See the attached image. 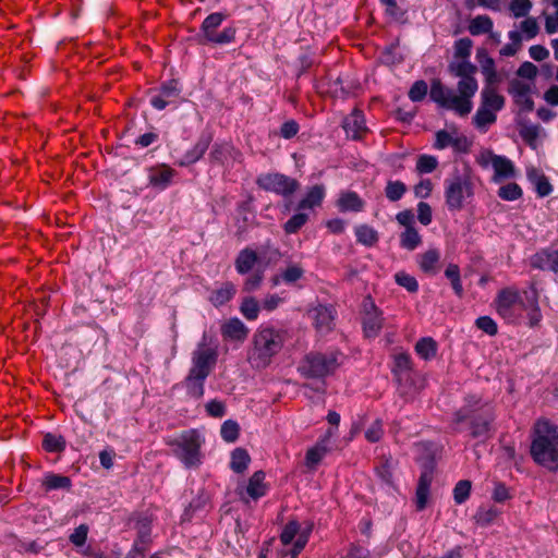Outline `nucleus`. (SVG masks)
Wrapping results in <instances>:
<instances>
[{"mask_svg": "<svg viewBox=\"0 0 558 558\" xmlns=\"http://www.w3.org/2000/svg\"><path fill=\"white\" fill-rule=\"evenodd\" d=\"M473 41L468 38H460L454 44V58L462 59L461 61H452L448 65L449 72L460 77L457 84L458 95L453 89L448 88L439 81H434L430 86L429 96L433 101L438 106L453 110L459 116H468L473 108L472 97L478 88V84L474 74L477 68L471 63L468 58L471 54Z\"/></svg>", "mask_w": 558, "mask_h": 558, "instance_id": "obj_1", "label": "nucleus"}, {"mask_svg": "<svg viewBox=\"0 0 558 558\" xmlns=\"http://www.w3.org/2000/svg\"><path fill=\"white\" fill-rule=\"evenodd\" d=\"M218 360L217 348L206 344V335L192 353V365L183 380L189 397L201 399L205 392V381L210 375Z\"/></svg>", "mask_w": 558, "mask_h": 558, "instance_id": "obj_2", "label": "nucleus"}, {"mask_svg": "<svg viewBox=\"0 0 558 558\" xmlns=\"http://www.w3.org/2000/svg\"><path fill=\"white\" fill-rule=\"evenodd\" d=\"M466 421L470 423L473 438H487L493 432L494 408L488 403H482L481 399L475 396H471L466 398L465 405L454 413L457 425Z\"/></svg>", "mask_w": 558, "mask_h": 558, "instance_id": "obj_3", "label": "nucleus"}, {"mask_svg": "<svg viewBox=\"0 0 558 558\" xmlns=\"http://www.w3.org/2000/svg\"><path fill=\"white\" fill-rule=\"evenodd\" d=\"M287 331L274 327H260L253 337V348L248 352V362L255 368H265L281 350Z\"/></svg>", "mask_w": 558, "mask_h": 558, "instance_id": "obj_4", "label": "nucleus"}, {"mask_svg": "<svg viewBox=\"0 0 558 558\" xmlns=\"http://www.w3.org/2000/svg\"><path fill=\"white\" fill-rule=\"evenodd\" d=\"M535 436L531 445L534 461L549 470L557 469L558 462V427L548 421H538Z\"/></svg>", "mask_w": 558, "mask_h": 558, "instance_id": "obj_5", "label": "nucleus"}, {"mask_svg": "<svg viewBox=\"0 0 558 558\" xmlns=\"http://www.w3.org/2000/svg\"><path fill=\"white\" fill-rule=\"evenodd\" d=\"M339 352H311L306 354L299 365L300 374L305 378L324 379L332 375L340 366Z\"/></svg>", "mask_w": 558, "mask_h": 558, "instance_id": "obj_6", "label": "nucleus"}, {"mask_svg": "<svg viewBox=\"0 0 558 558\" xmlns=\"http://www.w3.org/2000/svg\"><path fill=\"white\" fill-rule=\"evenodd\" d=\"M203 442L204 440L196 429L185 430L179 437L167 441L173 448L174 456L187 469L196 468L201 464V447Z\"/></svg>", "mask_w": 558, "mask_h": 558, "instance_id": "obj_7", "label": "nucleus"}, {"mask_svg": "<svg viewBox=\"0 0 558 558\" xmlns=\"http://www.w3.org/2000/svg\"><path fill=\"white\" fill-rule=\"evenodd\" d=\"M474 195V184L469 174H453L445 180V199L450 211L461 210Z\"/></svg>", "mask_w": 558, "mask_h": 558, "instance_id": "obj_8", "label": "nucleus"}, {"mask_svg": "<svg viewBox=\"0 0 558 558\" xmlns=\"http://www.w3.org/2000/svg\"><path fill=\"white\" fill-rule=\"evenodd\" d=\"M496 311L508 323L518 322L527 308L519 291L513 288L500 290L495 300Z\"/></svg>", "mask_w": 558, "mask_h": 558, "instance_id": "obj_9", "label": "nucleus"}, {"mask_svg": "<svg viewBox=\"0 0 558 558\" xmlns=\"http://www.w3.org/2000/svg\"><path fill=\"white\" fill-rule=\"evenodd\" d=\"M226 20V14L215 12L209 14L202 23L201 32L204 36L205 43L216 45L230 44L235 38V29L233 27H226L222 32L217 33V28Z\"/></svg>", "mask_w": 558, "mask_h": 558, "instance_id": "obj_10", "label": "nucleus"}, {"mask_svg": "<svg viewBox=\"0 0 558 558\" xmlns=\"http://www.w3.org/2000/svg\"><path fill=\"white\" fill-rule=\"evenodd\" d=\"M520 31H510L508 37L511 43L507 44L500 49V54L504 57L514 56L522 47V40L533 39L539 33V25L535 17L527 16L520 23Z\"/></svg>", "mask_w": 558, "mask_h": 558, "instance_id": "obj_11", "label": "nucleus"}, {"mask_svg": "<svg viewBox=\"0 0 558 558\" xmlns=\"http://www.w3.org/2000/svg\"><path fill=\"white\" fill-rule=\"evenodd\" d=\"M256 184L268 192H274L282 196H289L299 189V182L295 179L281 173L260 174Z\"/></svg>", "mask_w": 558, "mask_h": 558, "instance_id": "obj_12", "label": "nucleus"}, {"mask_svg": "<svg viewBox=\"0 0 558 558\" xmlns=\"http://www.w3.org/2000/svg\"><path fill=\"white\" fill-rule=\"evenodd\" d=\"M412 362L408 353H399L395 356L393 374L399 384L402 396H409L416 391L412 374Z\"/></svg>", "mask_w": 558, "mask_h": 558, "instance_id": "obj_13", "label": "nucleus"}, {"mask_svg": "<svg viewBox=\"0 0 558 558\" xmlns=\"http://www.w3.org/2000/svg\"><path fill=\"white\" fill-rule=\"evenodd\" d=\"M182 88L178 80H169L162 83L158 90H151L150 105L157 110H163L167 106L177 105Z\"/></svg>", "mask_w": 558, "mask_h": 558, "instance_id": "obj_14", "label": "nucleus"}, {"mask_svg": "<svg viewBox=\"0 0 558 558\" xmlns=\"http://www.w3.org/2000/svg\"><path fill=\"white\" fill-rule=\"evenodd\" d=\"M383 313L375 305L371 296L363 301V331L367 338H375L383 328Z\"/></svg>", "mask_w": 558, "mask_h": 558, "instance_id": "obj_15", "label": "nucleus"}, {"mask_svg": "<svg viewBox=\"0 0 558 558\" xmlns=\"http://www.w3.org/2000/svg\"><path fill=\"white\" fill-rule=\"evenodd\" d=\"M435 463L433 460L426 462L423 466L415 492V507L417 511L426 508L430 485L434 480Z\"/></svg>", "mask_w": 558, "mask_h": 558, "instance_id": "obj_16", "label": "nucleus"}, {"mask_svg": "<svg viewBox=\"0 0 558 558\" xmlns=\"http://www.w3.org/2000/svg\"><path fill=\"white\" fill-rule=\"evenodd\" d=\"M177 171L166 163H160L148 169V182L155 189L166 190L171 183Z\"/></svg>", "mask_w": 558, "mask_h": 558, "instance_id": "obj_17", "label": "nucleus"}, {"mask_svg": "<svg viewBox=\"0 0 558 558\" xmlns=\"http://www.w3.org/2000/svg\"><path fill=\"white\" fill-rule=\"evenodd\" d=\"M531 266L536 269L558 274V248H545L531 258Z\"/></svg>", "mask_w": 558, "mask_h": 558, "instance_id": "obj_18", "label": "nucleus"}, {"mask_svg": "<svg viewBox=\"0 0 558 558\" xmlns=\"http://www.w3.org/2000/svg\"><path fill=\"white\" fill-rule=\"evenodd\" d=\"M509 93L513 96L517 105L525 112H531L534 109V101L530 96L531 87L529 84L521 81H513L510 84Z\"/></svg>", "mask_w": 558, "mask_h": 558, "instance_id": "obj_19", "label": "nucleus"}, {"mask_svg": "<svg viewBox=\"0 0 558 558\" xmlns=\"http://www.w3.org/2000/svg\"><path fill=\"white\" fill-rule=\"evenodd\" d=\"M342 126L347 136L352 140L361 138L362 134L366 131L365 119L362 111L354 109L348 117L344 118Z\"/></svg>", "mask_w": 558, "mask_h": 558, "instance_id": "obj_20", "label": "nucleus"}, {"mask_svg": "<svg viewBox=\"0 0 558 558\" xmlns=\"http://www.w3.org/2000/svg\"><path fill=\"white\" fill-rule=\"evenodd\" d=\"M238 156H240V153L227 143L215 144L209 154L210 161L221 166H229Z\"/></svg>", "mask_w": 558, "mask_h": 558, "instance_id": "obj_21", "label": "nucleus"}, {"mask_svg": "<svg viewBox=\"0 0 558 558\" xmlns=\"http://www.w3.org/2000/svg\"><path fill=\"white\" fill-rule=\"evenodd\" d=\"M333 434L332 428L327 430L324 439L319 440L314 447L310 448L305 456V464L308 469L314 470L328 452V438Z\"/></svg>", "mask_w": 558, "mask_h": 558, "instance_id": "obj_22", "label": "nucleus"}, {"mask_svg": "<svg viewBox=\"0 0 558 558\" xmlns=\"http://www.w3.org/2000/svg\"><path fill=\"white\" fill-rule=\"evenodd\" d=\"M225 339L243 342L248 335V328L236 317L230 318L221 326Z\"/></svg>", "mask_w": 558, "mask_h": 558, "instance_id": "obj_23", "label": "nucleus"}, {"mask_svg": "<svg viewBox=\"0 0 558 558\" xmlns=\"http://www.w3.org/2000/svg\"><path fill=\"white\" fill-rule=\"evenodd\" d=\"M492 167L495 171L493 181L500 182L504 179L513 178L515 174L514 166L510 159L505 156H490Z\"/></svg>", "mask_w": 558, "mask_h": 558, "instance_id": "obj_24", "label": "nucleus"}, {"mask_svg": "<svg viewBox=\"0 0 558 558\" xmlns=\"http://www.w3.org/2000/svg\"><path fill=\"white\" fill-rule=\"evenodd\" d=\"M440 252L437 248H429L417 256V263L421 270L429 276H435L439 271Z\"/></svg>", "mask_w": 558, "mask_h": 558, "instance_id": "obj_25", "label": "nucleus"}, {"mask_svg": "<svg viewBox=\"0 0 558 558\" xmlns=\"http://www.w3.org/2000/svg\"><path fill=\"white\" fill-rule=\"evenodd\" d=\"M209 143V136H201L193 148L186 151L184 156L179 161H177V165L180 167H186L198 161L208 149Z\"/></svg>", "mask_w": 558, "mask_h": 558, "instance_id": "obj_26", "label": "nucleus"}, {"mask_svg": "<svg viewBox=\"0 0 558 558\" xmlns=\"http://www.w3.org/2000/svg\"><path fill=\"white\" fill-rule=\"evenodd\" d=\"M235 293L236 287L232 282L226 281L210 292L208 300L215 307H220L232 300Z\"/></svg>", "mask_w": 558, "mask_h": 558, "instance_id": "obj_27", "label": "nucleus"}, {"mask_svg": "<svg viewBox=\"0 0 558 558\" xmlns=\"http://www.w3.org/2000/svg\"><path fill=\"white\" fill-rule=\"evenodd\" d=\"M481 106L495 112L501 110L505 106V98L499 95L493 84H487L481 93Z\"/></svg>", "mask_w": 558, "mask_h": 558, "instance_id": "obj_28", "label": "nucleus"}, {"mask_svg": "<svg viewBox=\"0 0 558 558\" xmlns=\"http://www.w3.org/2000/svg\"><path fill=\"white\" fill-rule=\"evenodd\" d=\"M258 260L256 252L250 247L240 251L235 258V269L239 274L245 275L253 269Z\"/></svg>", "mask_w": 558, "mask_h": 558, "instance_id": "obj_29", "label": "nucleus"}, {"mask_svg": "<svg viewBox=\"0 0 558 558\" xmlns=\"http://www.w3.org/2000/svg\"><path fill=\"white\" fill-rule=\"evenodd\" d=\"M526 174L530 182L535 186L536 193L539 197H546L551 193V184L549 183L548 179L537 169L531 168L527 170Z\"/></svg>", "mask_w": 558, "mask_h": 558, "instance_id": "obj_30", "label": "nucleus"}, {"mask_svg": "<svg viewBox=\"0 0 558 558\" xmlns=\"http://www.w3.org/2000/svg\"><path fill=\"white\" fill-rule=\"evenodd\" d=\"M338 207L341 211L359 213L363 210L364 202L355 192H345L339 197Z\"/></svg>", "mask_w": 558, "mask_h": 558, "instance_id": "obj_31", "label": "nucleus"}, {"mask_svg": "<svg viewBox=\"0 0 558 558\" xmlns=\"http://www.w3.org/2000/svg\"><path fill=\"white\" fill-rule=\"evenodd\" d=\"M264 481L265 473L263 471H257L250 477L246 486V494L252 499L256 500L266 494L267 487Z\"/></svg>", "mask_w": 558, "mask_h": 558, "instance_id": "obj_32", "label": "nucleus"}, {"mask_svg": "<svg viewBox=\"0 0 558 558\" xmlns=\"http://www.w3.org/2000/svg\"><path fill=\"white\" fill-rule=\"evenodd\" d=\"M314 324L320 331H329L332 328L333 315L331 308L319 305L314 310Z\"/></svg>", "mask_w": 558, "mask_h": 558, "instance_id": "obj_33", "label": "nucleus"}, {"mask_svg": "<svg viewBox=\"0 0 558 558\" xmlns=\"http://www.w3.org/2000/svg\"><path fill=\"white\" fill-rule=\"evenodd\" d=\"M325 196V187L323 185H314L310 189L303 199L300 201L298 209H311L319 206Z\"/></svg>", "mask_w": 558, "mask_h": 558, "instance_id": "obj_34", "label": "nucleus"}, {"mask_svg": "<svg viewBox=\"0 0 558 558\" xmlns=\"http://www.w3.org/2000/svg\"><path fill=\"white\" fill-rule=\"evenodd\" d=\"M354 232L356 241L368 247L374 246L379 240L378 232L367 225L356 226Z\"/></svg>", "mask_w": 558, "mask_h": 558, "instance_id": "obj_35", "label": "nucleus"}, {"mask_svg": "<svg viewBox=\"0 0 558 558\" xmlns=\"http://www.w3.org/2000/svg\"><path fill=\"white\" fill-rule=\"evenodd\" d=\"M477 59L481 64L482 72L486 77L487 84H494L497 81L494 59L487 56L485 50L477 51Z\"/></svg>", "mask_w": 558, "mask_h": 558, "instance_id": "obj_36", "label": "nucleus"}, {"mask_svg": "<svg viewBox=\"0 0 558 558\" xmlns=\"http://www.w3.org/2000/svg\"><path fill=\"white\" fill-rule=\"evenodd\" d=\"M43 487L46 492L54 489H66L71 488V480L68 476L49 473L43 480Z\"/></svg>", "mask_w": 558, "mask_h": 558, "instance_id": "obj_37", "label": "nucleus"}, {"mask_svg": "<svg viewBox=\"0 0 558 558\" xmlns=\"http://www.w3.org/2000/svg\"><path fill=\"white\" fill-rule=\"evenodd\" d=\"M446 278L450 281L452 290L458 298H462L464 294L460 268L457 264H449L445 270Z\"/></svg>", "mask_w": 558, "mask_h": 558, "instance_id": "obj_38", "label": "nucleus"}, {"mask_svg": "<svg viewBox=\"0 0 558 558\" xmlns=\"http://www.w3.org/2000/svg\"><path fill=\"white\" fill-rule=\"evenodd\" d=\"M493 25V20L488 15H477L470 22L469 32L473 36L490 33Z\"/></svg>", "mask_w": 558, "mask_h": 558, "instance_id": "obj_39", "label": "nucleus"}, {"mask_svg": "<svg viewBox=\"0 0 558 558\" xmlns=\"http://www.w3.org/2000/svg\"><path fill=\"white\" fill-rule=\"evenodd\" d=\"M525 294L527 301V308L525 311H527L530 326L534 327L542 320V313L538 306L536 292L532 291L530 294L525 292Z\"/></svg>", "mask_w": 558, "mask_h": 558, "instance_id": "obj_40", "label": "nucleus"}, {"mask_svg": "<svg viewBox=\"0 0 558 558\" xmlns=\"http://www.w3.org/2000/svg\"><path fill=\"white\" fill-rule=\"evenodd\" d=\"M251 461L247 451L243 448H236L232 451L230 466L235 473H243Z\"/></svg>", "mask_w": 558, "mask_h": 558, "instance_id": "obj_41", "label": "nucleus"}, {"mask_svg": "<svg viewBox=\"0 0 558 558\" xmlns=\"http://www.w3.org/2000/svg\"><path fill=\"white\" fill-rule=\"evenodd\" d=\"M415 352L424 360L433 359L437 353V343L430 338H422L415 344Z\"/></svg>", "mask_w": 558, "mask_h": 558, "instance_id": "obj_42", "label": "nucleus"}, {"mask_svg": "<svg viewBox=\"0 0 558 558\" xmlns=\"http://www.w3.org/2000/svg\"><path fill=\"white\" fill-rule=\"evenodd\" d=\"M496 112L480 106L475 116L473 117L474 125L480 130H486V126L496 122Z\"/></svg>", "mask_w": 558, "mask_h": 558, "instance_id": "obj_43", "label": "nucleus"}, {"mask_svg": "<svg viewBox=\"0 0 558 558\" xmlns=\"http://www.w3.org/2000/svg\"><path fill=\"white\" fill-rule=\"evenodd\" d=\"M422 243V238L417 230L413 228L405 229L400 234V245L409 251L415 250Z\"/></svg>", "mask_w": 558, "mask_h": 558, "instance_id": "obj_44", "label": "nucleus"}, {"mask_svg": "<svg viewBox=\"0 0 558 558\" xmlns=\"http://www.w3.org/2000/svg\"><path fill=\"white\" fill-rule=\"evenodd\" d=\"M65 439L61 435L47 433L43 439V447L48 452H62L65 449Z\"/></svg>", "mask_w": 558, "mask_h": 558, "instance_id": "obj_45", "label": "nucleus"}, {"mask_svg": "<svg viewBox=\"0 0 558 558\" xmlns=\"http://www.w3.org/2000/svg\"><path fill=\"white\" fill-rule=\"evenodd\" d=\"M405 192V184L399 180L388 181L385 187V195L390 202H398L403 197Z\"/></svg>", "mask_w": 558, "mask_h": 558, "instance_id": "obj_46", "label": "nucleus"}, {"mask_svg": "<svg viewBox=\"0 0 558 558\" xmlns=\"http://www.w3.org/2000/svg\"><path fill=\"white\" fill-rule=\"evenodd\" d=\"M260 306L256 299L247 296L242 301L240 312L247 320H255L258 317Z\"/></svg>", "mask_w": 558, "mask_h": 558, "instance_id": "obj_47", "label": "nucleus"}, {"mask_svg": "<svg viewBox=\"0 0 558 558\" xmlns=\"http://www.w3.org/2000/svg\"><path fill=\"white\" fill-rule=\"evenodd\" d=\"M472 484L468 480L459 481L453 488V499L456 504L461 505L470 497Z\"/></svg>", "mask_w": 558, "mask_h": 558, "instance_id": "obj_48", "label": "nucleus"}, {"mask_svg": "<svg viewBox=\"0 0 558 558\" xmlns=\"http://www.w3.org/2000/svg\"><path fill=\"white\" fill-rule=\"evenodd\" d=\"M498 196L504 201H517L522 196V189L517 183H508L498 190Z\"/></svg>", "mask_w": 558, "mask_h": 558, "instance_id": "obj_49", "label": "nucleus"}, {"mask_svg": "<svg viewBox=\"0 0 558 558\" xmlns=\"http://www.w3.org/2000/svg\"><path fill=\"white\" fill-rule=\"evenodd\" d=\"M308 216L303 213L293 215L284 225L283 230L287 234L296 233L307 221Z\"/></svg>", "mask_w": 558, "mask_h": 558, "instance_id": "obj_50", "label": "nucleus"}, {"mask_svg": "<svg viewBox=\"0 0 558 558\" xmlns=\"http://www.w3.org/2000/svg\"><path fill=\"white\" fill-rule=\"evenodd\" d=\"M240 427L235 421L228 420L221 425V437L228 442H234L239 437Z\"/></svg>", "mask_w": 558, "mask_h": 558, "instance_id": "obj_51", "label": "nucleus"}, {"mask_svg": "<svg viewBox=\"0 0 558 558\" xmlns=\"http://www.w3.org/2000/svg\"><path fill=\"white\" fill-rule=\"evenodd\" d=\"M438 166L436 157L430 155H422L416 161V171L421 174L433 172Z\"/></svg>", "mask_w": 558, "mask_h": 558, "instance_id": "obj_52", "label": "nucleus"}, {"mask_svg": "<svg viewBox=\"0 0 558 558\" xmlns=\"http://www.w3.org/2000/svg\"><path fill=\"white\" fill-rule=\"evenodd\" d=\"M395 279L399 286L403 287L411 293H415L418 290L417 280L404 271L397 272L395 275Z\"/></svg>", "mask_w": 558, "mask_h": 558, "instance_id": "obj_53", "label": "nucleus"}, {"mask_svg": "<svg viewBox=\"0 0 558 558\" xmlns=\"http://www.w3.org/2000/svg\"><path fill=\"white\" fill-rule=\"evenodd\" d=\"M299 534H301L299 523L296 521H290L283 527L280 534V541L283 545H289L294 537L298 538Z\"/></svg>", "mask_w": 558, "mask_h": 558, "instance_id": "obj_54", "label": "nucleus"}, {"mask_svg": "<svg viewBox=\"0 0 558 558\" xmlns=\"http://www.w3.org/2000/svg\"><path fill=\"white\" fill-rule=\"evenodd\" d=\"M532 8L530 0H512L509 9L514 17H525Z\"/></svg>", "mask_w": 558, "mask_h": 558, "instance_id": "obj_55", "label": "nucleus"}, {"mask_svg": "<svg viewBox=\"0 0 558 558\" xmlns=\"http://www.w3.org/2000/svg\"><path fill=\"white\" fill-rule=\"evenodd\" d=\"M313 524L308 525V527L299 534L296 541L293 544V548L290 551L291 558H296L299 554L303 550L305 545L308 542V535L312 531Z\"/></svg>", "mask_w": 558, "mask_h": 558, "instance_id": "obj_56", "label": "nucleus"}, {"mask_svg": "<svg viewBox=\"0 0 558 558\" xmlns=\"http://www.w3.org/2000/svg\"><path fill=\"white\" fill-rule=\"evenodd\" d=\"M478 329L483 330L489 336H495L498 332V327L495 320L489 316H481L475 320Z\"/></svg>", "mask_w": 558, "mask_h": 558, "instance_id": "obj_57", "label": "nucleus"}, {"mask_svg": "<svg viewBox=\"0 0 558 558\" xmlns=\"http://www.w3.org/2000/svg\"><path fill=\"white\" fill-rule=\"evenodd\" d=\"M427 94V84L425 81H416L409 90V98L412 101H421Z\"/></svg>", "mask_w": 558, "mask_h": 558, "instance_id": "obj_58", "label": "nucleus"}, {"mask_svg": "<svg viewBox=\"0 0 558 558\" xmlns=\"http://www.w3.org/2000/svg\"><path fill=\"white\" fill-rule=\"evenodd\" d=\"M383 423L380 420L374 421L365 432V438L369 442H377L383 437Z\"/></svg>", "mask_w": 558, "mask_h": 558, "instance_id": "obj_59", "label": "nucleus"}, {"mask_svg": "<svg viewBox=\"0 0 558 558\" xmlns=\"http://www.w3.org/2000/svg\"><path fill=\"white\" fill-rule=\"evenodd\" d=\"M88 530L86 524L78 525L70 535V542L75 546H83L86 543Z\"/></svg>", "mask_w": 558, "mask_h": 558, "instance_id": "obj_60", "label": "nucleus"}, {"mask_svg": "<svg viewBox=\"0 0 558 558\" xmlns=\"http://www.w3.org/2000/svg\"><path fill=\"white\" fill-rule=\"evenodd\" d=\"M303 272L300 266L291 265L281 272V278L286 283H293L303 276Z\"/></svg>", "mask_w": 558, "mask_h": 558, "instance_id": "obj_61", "label": "nucleus"}, {"mask_svg": "<svg viewBox=\"0 0 558 558\" xmlns=\"http://www.w3.org/2000/svg\"><path fill=\"white\" fill-rule=\"evenodd\" d=\"M376 473L380 477V480L388 484H392V465L389 460H386L384 463H381L379 466L376 468Z\"/></svg>", "mask_w": 558, "mask_h": 558, "instance_id": "obj_62", "label": "nucleus"}, {"mask_svg": "<svg viewBox=\"0 0 558 558\" xmlns=\"http://www.w3.org/2000/svg\"><path fill=\"white\" fill-rule=\"evenodd\" d=\"M433 191V183L429 179L421 180L414 186V194L418 198H427Z\"/></svg>", "mask_w": 558, "mask_h": 558, "instance_id": "obj_63", "label": "nucleus"}, {"mask_svg": "<svg viewBox=\"0 0 558 558\" xmlns=\"http://www.w3.org/2000/svg\"><path fill=\"white\" fill-rule=\"evenodd\" d=\"M417 219L424 226L432 222V208L427 203L420 202L417 204Z\"/></svg>", "mask_w": 558, "mask_h": 558, "instance_id": "obj_64", "label": "nucleus"}]
</instances>
